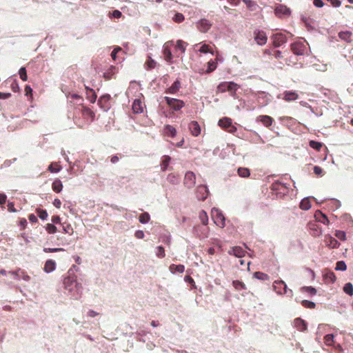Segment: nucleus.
Wrapping results in <instances>:
<instances>
[{
    "label": "nucleus",
    "mask_w": 353,
    "mask_h": 353,
    "mask_svg": "<svg viewBox=\"0 0 353 353\" xmlns=\"http://www.w3.org/2000/svg\"><path fill=\"white\" fill-rule=\"evenodd\" d=\"M299 207L301 210H307L311 208V203L309 199L305 198L303 199L299 205Z\"/></svg>",
    "instance_id": "nucleus-37"
},
{
    "label": "nucleus",
    "mask_w": 353,
    "mask_h": 353,
    "mask_svg": "<svg viewBox=\"0 0 353 353\" xmlns=\"http://www.w3.org/2000/svg\"><path fill=\"white\" fill-rule=\"evenodd\" d=\"M111 97L110 94H104L98 100V105L104 111L107 112L111 108Z\"/></svg>",
    "instance_id": "nucleus-5"
},
{
    "label": "nucleus",
    "mask_w": 353,
    "mask_h": 353,
    "mask_svg": "<svg viewBox=\"0 0 353 353\" xmlns=\"http://www.w3.org/2000/svg\"><path fill=\"white\" fill-rule=\"evenodd\" d=\"M308 48V44L305 41H299L291 44V50L296 55H304Z\"/></svg>",
    "instance_id": "nucleus-2"
},
{
    "label": "nucleus",
    "mask_w": 353,
    "mask_h": 353,
    "mask_svg": "<svg viewBox=\"0 0 353 353\" xmlns=\"http://www.w3.org/2000/svg\"><path fill=\"white\" fill-rule=\"evenodd\" d=\"M346 268H347L346 264L343 261H338L336 264V268H335L336 270L344 271L346 270Z\"/></svg>",
    "instance_id": "nucleus-54"
},
{
    "label": "nucleus",
    "mask_w": 353,
    "mask_h": 353,
    "mask_svg": "<svg viewBox=\"0 0 353 353\" xmlns=\"http://www.w3.org/2000/svg\"><path fill=\"white\" fill-rule=\"evenodd\" d=\"M325 279L334 283L336 281V276L334 273L330 270H327L323 275Z\"/></svg>",
    "instance_id": "nucleus-38"
},
{
    "label": "nucleus",
    "mask_w": 353,
    "mask_h": 353,
    "mask_svg": "<svg viewBox=\"0 0 353 353\" xmlns=\"http://www.w3.org/2000/svg\"><path fill=\"white\" fill-rule=\"evenodd\" d=\"M146 64L148 69H152L155 67L156 62L150 57L149 59L146 61Z\"/></svg>",
    "instance_id": "nucleus-60"
},
{
    "label": "nucleus",
    "mask_w": 353,
    "mask_h": 353,
    "mask_svg": "<svg viewBox=\"0 0 353 353\" xmlns=\"http://www.w3.org/2000/svg\"><path fill=\"white\" fill-rule=\"evenodd\" d=\"M37 214L39 216V217L42 219V220H45L47 219L48 217V213L46 212V210H42V209H37Z\"/></svg>",
    "instance_id": "nucleus-53"
},
{
    "label": "nucleus",
    "mask_w": 353,
    "mask_h": 353,
    "mask_svg": "<svg viewBox=\"0 0 353 353\" xmlns=\"http://www.w3.org/2000/svg\"><path fill=\"white\" fill-rule=\"evenodd\" d=\"M231 124L232 119L228 117H223L219 121V125L226 130Z\"/></svg>",
    "instance_id": "nucleus-30"
},
{
    "label": "nucleus",
    "mask_w": 353,
    "mask_h": 353,
    "mask_svg": "<svg viewBox=\"0 0 353 353\" xmlns=\"http://www.w3.org/2000/svg\"><path fill=\"white\" fill-rule=\"evenodd\" d=\"M139 221L141 223H148L150 221V214L148 212L142 213L139 217Z\"/></svg>",
    "instance_id": "nucleus-45"
},
{
    "label": "nucleus",
    "mask_w": 353,
    "mask_h": 353,
    "mask_svg": "<svg viewBox=\"0 0 353 353\" xmlns=\"http://www.w3.org/2000/svg\"><path fill=\"white\" fill-rule=\"evenodd\" d=\"M273 46L276 48L281 46L287 41L286 36L282 33H276L272 37Z\"/></svg>",
    "instance_id": "nucleus-10"
},
{
    "label": "nucleus",
    "mask_w": 353,
    "mask_h": 353,
    "mask_svg": "<svg viewBox=\"0 0 353 353\" xmlns=\"http://www.w3.org/2000/svg\"><path fill=\"white\" fill-rule=\"evenodd\" d=\"M189 129L194 137H197L201 133V127L197 121H192L189 124Z\"/></svg>",
    "instance_id": "nucleus-20"
},
{
    "label": "nucleus",
    "mask_w": 353,
    "mask_h": 353,
    "mask_svg": "<svg viewBox=\"0 0 353 353\" xmlns=\"http://www.w3.org/2000/svg\"><path fill=\"white\" fill-rule=\"evenodd\" d=\"M8 210L10 212H15L17 210L14 208V205L12 202H10L8 203Z\"/></svg>",
    "instance_id": "nucleus-64"
},
{
    "label": "nucleus",
    "mask_w": 353,
    "mask_h": 353,
    "mask_svg": "<svg viewBox=\"0 0 353 353\" xmlns=\"http://www.w3.org/2000/svg\"><path fill=\"white\" fill-rule=\"evenodd\" d=\"M217 64L214 61H210L208 63V69L206 70V73H210L214 71L216 68Z\"/></svg>",
    "instance_id": "nucleus-47"
},
{
    "label": "nucleus",
    "mask_w": 353,
    "mask_h": 353,
    "mask_svg": "<svg viewBox=\"0 0 353 353\" xmlns=\"http://www.w3.org/2000/svg\"><path fill=\"white\" fill-rule=\"evenodd\" d=\"M325 241L326 245L330 248H336L340 245V243L338 242V241L332 236H327Z\"/></svg>",
    "instance_id": "nucleus-24"
},
{
    "label": "nucleus",
    "mask_w": 353,
    "mask_h": 353,
    "mask_svg": "<svg viewBox=\"0 0 353 353\" xmlns=\"http://www.w3.org/2000/svg\"><path fill=\"white\" fill-rule=\"evenodd\" d=\"M314 217L316 221L321 222L324 224H328L329 220L325 214H323L321 211L317 210L315 212Z\"/></svg>",
    "instance_id": "nucleus-28"
},
{
    "label": "nucleus",
    "mask_w": 353,
    "mask_h": 353,
    "mask_svg": "<svg viewBox=\"0 0 353 353\" xmlns=\"http://www.w3.org/2000/svg\"><path fill=\"white\" fill-rule=\"evenodd\" d=\"M274 289L277 294H287L288 288L285 283L283 281H276L273 285Z\"/></svg>",
    "instance_id": "nucleus-12"
},
{
    "label": "nucleus",
    "mask_w": 353,
    "mask_h": 353,
    "mask_svg": "<svg viewBox=\"0 0 353 353\" xmlns=\"http://www.w3.org/2000/svg\"><path fill=\"white\" fill-rule=\"evenodd\" d=\"M256 121L261 122L264 126L269 128L272 125L274 119L268 115H259L256 118Z\"/></svg>",
    "instance_id": "nucleus-15"
},
{
    "label": "nucleus",
    "mask_w": 353,
    "mask_h": 353,
    "mask_svg": "<svg viewBox=\"0 0 353 353\" xmlns=\"http://www.w3.org/2000/svg\"><path fill=\"white\" fill-rule=\"evenodd\" d=\"M301 291L308 292L312 295H314L316 293V290L312 286H304L301 288Z\"/></svg>",
    "instance_id": "nucleus-52"
},
{
    "label": "nucleus",
    "mask_w": 353,
    "mask_h": 353,
    "mask_svg": "<svg viewBox=\"0 0 353 353\" xmlns=\"http://www.w3.org/2000/svg\"><path fill=\"white\" fill-rule=\"evenodd\" d=\"M335 236L341 241H344L346 239V234L343 231L337 230L335 233Z\"/></svg>",
    "instance_id": "nucleus-58"
},
{
    "label": "nucleus",
    "mask_w": 353,
    "mask_h": 353,
    "mask_svg": "<svg viewBox=\"0 0 353 353\" xmlns=\"http://www.w3.org/2000/svg\"><path fill=\"white\" fill-rule=\"evenodd\" d=\"M232 285L238 291L246 289V286H245V283H243L242 281H238V280L233 281Z\"/></svg>",
    "instance_id": "nucleus-39"
},
{
    "label": "nucleus",
    "mask_w": 353,
    "mask_h": 353,
    "mask_svg": "<svg viewBox=\"0 0 353 353\" xmlns=\"http://www.w3.org/2000/svg\"><path fill=\"white\" fill-rule=\"evenodd\" d=\"M245 251L240 246H234L230 248L228 251V254L230 255H234L236 257H243L245 256Z\"/></svg>",
    "instance_id": "nucleus-18"
},
{
    "label": "nucleus",
    "mask_w": 353,
    "mask_h": 353,
    "mask_svg": "<svg viewBox=\"0 0 353 353\" xmlns=\"http://www.w3.org/2000/svg\"><path fill=\"white\" fill-rule=\"evenodd\" d=\"M352 33L350 31H342L339 33V37L341 39L350 43L352 41Z\"/></svg>",
    "instance_id": "nucleus-29"
},
{
    "label": "nucleus",
    "mask_w": 353,
    "mask_h": 353,
    "mask_svg": "<svg viewBox=\"0 0 353 353\" xmlns=\"http://www.w3.org/2000/svg\"><path fill=\"white\" fill-rule=\"evenodd\" d=\"M254 39L256 43L260 46L265 44L268 41L266 34L263 31L258 30L254 32Z\"/></svg>",
    "instance_id": "nucleus-9"
},
{
    "label": "nucleus",
    "mask_w": 353,
    "mask_h": 353,
    "mask_svg": "<svg viewBox=\"0 0 353 353\" xmlns=\"http://www.w3.org/2000/svg\"><path fill=\"white\" fill-rule=\"evenodd\" d=\"M187 45L188 44L182 40H178L176 43V48L181 50V52H184Z\"/></svg>",
    "instance_id": "nucleus-44"
},
{
    "label": "nucleus",
    "mask_w": 353,
    "mask_h": 353,
    "mask_svg": "<svg viewBox=\"0 0 353 353\" xmlns=\"http://www.w3.org/2000/svg\"><path fill=\"white\" fill-rule=\"evenodd\" d=\"M237 173L239 176L243 178H247L250 175V170L247 168H239Z\"/></svg>",
    "instance_id": "nucleus-36"
},
{
    "label": "nucleus",
    "mask_w": 353,
    "mask_h": 353,
    "mask_svg": "<svg viewBox=\"0 0 353 353\" xmlns=\"http://www.w3.org/2000/svg\"><path fill=\"white\" fill-rule=\"evenodd\" d=\"M46 229L49 234H54L57 231V227L51 223H48Z\"/></svg>",
    "instance_id": "nucleus-56"
},
{
    "label": "nucleus",
    "mask_w": 353,
    "mask_h": 353,
    "mask_svg": "<svg viewBox=\"0 0 353 353\" xmlns=\"http://www.w3.org/2000/svg\"><path fill=\"white\" fill-rule=\"evenodd\" d=\"M199 52H201L202 53L210 52V53L213 54L212 47L208 44H203L199 49Z\"/></svg>",
    "instance_id": "nucleus-46"
},
{
    "label": "nucleus",
    "mask_w": 353,
    "mask_h": 353,
    "mask_svg": "<svg viewBox=\"0 0 353 353\" xmlns=\"http://www.w3.org/2000/svg\"><path fill=\"white\" fill-rule=\"evenodd\" d=\"M74 283H75V280L74 279L73 277L68 276V277L65 278L63 280L64 286L69 291L72 290V285Z\"/></svg>",
    "instance_id": "nucleus-33"
},
{
    "label": "nucleus",
    "mask_w": 353,
    "mask_h": 353,
    "mask_svg": "<svg viewBox=\"0 0 353 353\" xmlns=\"http://www.w3.org/2000/svg\"><path fill=\"white\" fill-rule=\"evenodd\" d=\"M307 228L312 232L311 234L313 236H318L321 233V229L315 221H310L307 224Z\"/></svg>",
    "instance_id": "nucleus-19"
},
{
    "label": "nucleus",
    "mask_w": 353,
    "mask_h": 353,
    "mask_svg": "<svg viewBox=\"0 0 353 353\" xmlns=\"http://www.w3.org/2000/svg\"><path fill=\"white\" fill-rule=\"evenodd\" d=\"M343 290L346 294H347L349 295H352V294H353L352 284L350 283H346L343 287Z\"/></svg>",
    "instance_id": "nucleus-49"
},
{
    "label": "nucleus",
    "mask_w": 353,
    "mask_h": 353,
    "mask_svg": "<svg viewBox=\"0 0 353 353\" xmlns=\"http://www.w3.org/2000/svg\"><path fill=\"white\" fill-rule=\"evenodd\" d=\"M303 306L310 309H314L316 306L315 303L308 300H303L301 302Z\"/></svg>",
    "instance_id": "nucleus-51"
},
{
    "label": "nucleus",
    "mask_w": 353,
    "mask_h": 353,
    "mask_svg": "<svg viewBox=\"0 0 353 353\" xmlns=\"http://www.w3.org/2000/svg\"><path fill=\"white\" fill-rule=\"evenodd\" d=\"M61 166L59 165L57 163H52L49 166L48 170L52 173L58 172L61 170Z\"/></svg>",
    "instance_id": "nucleus-41"
},
{
    "label": "nucleus",
    "mask_w": 353,
    "mask_h": 353,
    "mask_svg": "<svg viewBox=\"0 0 353 353\" xmlns=\"http://www.w3.org/2000/svg\"><path fill=\"white\" fill-rule=\"evenodd\" d=\"M164 132L165 135L172 138L176 135V130L171 125L167 124L164 125Z\"/></svg>",
    "instance_id": "nucleus-26"
},
{
    "label": "nucleus",
    "mask_w": 353,
    "mask_h": 353,
    "mask_svg": "<svg viewBox=\"0 0 353 353\" xmlns=\"http://www.w3.org/2000/svg\"><path fill=\"white\" fill-rule=\"evenodd\" d=\"M61 251H64V249L63 248H43V252H46V253H49V252H61Z\"/></svg>",
    "instance_id": "nucleus-59"
},
{
    "label": "nucleus",
    "mask_w": 353,
    "mask_h": 353,
    "mask_svg": "<svg viewBox=\"0 0 353 353\" xmlns=\"http://www.w3.org/2000/svg\"><path fill=\"white\" fill-rule=\"evenodd\" d=\"M271 189L273 191L279 192L281 194H285L288 191L289 185L277 181L272 184Z\"/></svg>",
    "instance_id": "nucleus-8"
},
{
    "label": "nucleus",
    "mask_w": 353,
    "mask_h": 353,
    "mask_svg": "<svg viewBox=\"0 0 353 353\" xmlns=\"http://www.w3.org/2000/svg\"><path fill=\"white\" fill-rule=\"evenodd\" d=\"M85 89H86V91H87V94L89 95L90 94V96H88V98L89 99V101L94 103L96 100H97V94H95L94 91L93 89L92 88H90L88 87H85Z\"/></svg>",
    "instance_id": "nucleus-35"
},
{
    "label": "nucleus",
    "mask_w": 353,
    "mask_h": 353,
    "mask_svg": "<svg viewBox=\"0 0 353 353\" xmlns=\"http://www.w3.org/2000/svg\"><path fill=\"white\" fill-rule=\"evenodd\" d=\"M325 343L327 345H332L334 342V335L327 334L324 337Z\"/></svg>",
    "instance_id": "nucleus-57"
},
{
    "label": "nucleus",
    "mask_w": 353,
    "mask_h": 353,
    "mask_svg": "<svg viewBox=\"0 0 353 353\" xmlns=\"http://www.w3.org/2000/svg\"><path fill=\"white\" fill-rule=\"evenodd\" d=\"M145 107L144 103L141 101V99H135L132 103V109L134 113L140 114L143 112V108Z\"/></svg>",
    "instance_id": "nucleus-16"
},
{
    "label": "nucleus",
    "mask_w": 353,
    "mask_h": 353,
    "mask_svg": "<svg viewBox=\"0 0 353 353\" xmlns=\"http://www.w3.org/2000/svg\"><path fill=\"white\" fill-rule=\"evenodd\" d=\"M134 236L136 238L141 239L144 238L145 234L142 230H137L135 232Z\"/></svg>",
    "instance_id": "nucleus-63"
},
{
    "label": "nucleus",
    "mask_w": 353,
    "mask_h": 353,
    "mask_svg": "<svg viewBox=\"0 0 353 353\" xmlns=\"http://www.w3.org/2000/svg\"><path fill=\"white\" fill-rule=\"evenodd\" d=\"M309 145L312 148L316 150V151H320V150L321 149V148L323 146V143L321 142L316 141H310L309 142Z\"/></svg>",
    "instance_id": "nucleus-43"
},
{
    "label": "nucleus",
    "mask_w": 353,
    "mask_h": 353,
    "mask_svg": "<svg viewBox=\"0 0 353 353\" xmlns=\"http://www.w3.org/2000/svg\"><path fill=\"white\" fill-rule=\"evenodd\" d=\"M19 74L21 78V79L23 81H26L28 80V76L26 68L22 67L19 70Z\"/></svg>",
    "instance_id": "nucleus-48"
},
{
    "label": "nucleus",
    "mask_w": 353,
    "mask_h": 353,
    "mask_svg": "<svg viewBox=\"0 0 353 353\" xmlns=\"http://www.w3.org/2000/svg\"><path fill=\"white\" fill-rule=\"evenodd\" d=\"M164 100L168 105L174 111H179L185 106V102L181 99L165 97Z\"/></svg>",
    "instance_id": "nucleus-3"
},
{
    "label": "nucleus",
    "mask_w": 353,
    "mask_h": 353,
    "mask_svg": "<svg viewBox=\"0 0 353 353\" xmlns=\"http://www.w3.org/2000/svg\"><path fill=\"white\" fill-rule=\"evenodd\" d=\"M169 270L172 274H175L176 272L183 273L185 270V266L183 265H181V264L180 265L172 264L170 265Z\"/></svg>",
    "instance_id": "nucleus-31"
},
{
    "label": "nucleus",
    "mask_w": 353,
    "mask_h": 353,
    "mask_svg": "<svg viewBox=\"0 0 353 353\" xmlns=\"http://www.w3.org/2000/svg\"><path fill=\"white\" fill-rule=\"evenodd\" d=\"M52 189L56 193H59L62 191L63 189V183L59 179H56L52 184Z\"/></svg>",
    "instance_id": "nucleus-27"
},
{
    "label": "nucleus",
    "mask_w": 353,
    "mask_h": 353,
    "mask_svg": "<svg viewBox=\"0 0 353 353\" xmlns=\"http://www.w3.org/2000/svg\"><path fill=\"white\" fill-rule=\"evenodd\" d=\"M156 254L159 258H164L165 256L164 248L163 246H158Z\"/></svg>",
    "instance_id": "nucleus-55"
},
{
    "label": "nucleus",
    "mask_w": 353,
    "mask_h": 353,
    "mask_svg": "<svg viewBox=\"0 0 353 353\" xmlns=\"http://www.w3.org/2000/svg\"><path fill=\"white\" fill-rule=\"evenodd\" d=\"M293 325L300 332H304L307 330L306 322L300 318L295 319Z\"/></svg>",
    "instance_id": "nucleus-22"
},
{
    "label": "nucleus",
    "mask_w": 353,
    "mask_h": 353,
    "mask_svg": "<svg viewBox=\"0 0 353 353\" xmlns=\"http://www.w3.org/2000/svg\"><path fill=\"white\" fill-rule=\"evenodd\" d=\"M170 161H171V158H170V157H169L168 155H164L162 157V161H161V168L162 171H165L168 169Z\"/></svg>",
    "instance_id": "nucleus-32"
},
{
    "label": "nucleus",
    "mask_w": 353,
    "mask_h": 353,
    "mask_svg": "<svg viewBox=\"0 0 353 353\" xmlns=\"http://www.w3.org/2000/svg\"><path fill=\"white\" fill-rule=\"evenodd\" d=\"M197 198L199 200L204 201L208 196V190L206 186L201 185L196 190Z\"/></svg>",
    "instance_id": "nucleus-17"
},
{
    "label": "nucleus",
    "mask_w": 353,
    "mask_h": 353,
    "mask_svg": "<svg viewBox=\"0 0 353 353\" xmlns=\"http://www.w3.org/2000/svg\"><path fill=\"white\" fill-rule=\"evenodd\" d=\"M199 219L203 225H207L208 223V216L204 210H201L199 214Z\"/></svg>",
    "instance_id": "nucleus-42"
},
{
    "label": "nucleus",
    "mask_w": 353,
    "mask_h": 353,
    "mask_svg": "<svg viewBox=\"0 0 353 353\" xmlns=\"http://www.w3.org/2000/svg\"><path fill=\"white\" fill-rule=\"evenodd\" d=\"M68 97L71 98L72 99H74V100L83 101L82 98L77 94H70L68 96Z\"/></svg>",
    "instance_id": "nucleus-62"
},
{
    "label": "nucleus",
    "mask_w": 353,
    "mask_h": 353,
    "mask_svg": "<svg viewBox=\"0 0 353 353\" xmlns=\"http://www.w3.org/2000/svg\"><path fill=\"white\" fill-rule=\"evenodd\" d=\"M314 172L318 176H321L323 174V169L319 166L316 165L314 167Z\"/></svg>",
    "instance_id": "nucleus-61"
},
{
    "label": "nucleus",
    "mask_w": 353,
    "mask_h": 353,
    "mask_svg": "<svg viewBox=\"0 0 353 353\" xmlns=\"http://www.w3.org/2000/svg\"><path fill=\"white\" fill-rule=\"evenodd\" d=\"M239 88V85L233 81H224L218 85L216 92H225L228 91L230 93L231 96H234Z\"/></svg>",
    "instance_id": "nucleus-1"
},
{
    "label": "nucleus",
    "mask_w": 353,
    "mask_h": 353,
    "mask_svg": "<svg viewBox=\"0 0 353 353\" xmlns=\"http://www.w3.org/2000/svg\"><path fill=\"white\" fill-rule=\"evenodd\" d=\"M212 214L214 223L221 228H223L225 226V217L222 212L219 210H212Z\"/></svg>",
    "instance_id": "nucleus-6"
},
{
    "label": "nucleus",
    "mask_w": 353,
    "mask_h": 353,
    "mask_svg": "<svg viewBox=\"0 0 353 353\" xmlns=\"http://www.w3.org/2000/svg\"><path fill=\"white\" fill-rule=\"evenodd\" d=\"M196 183V176L194 172L188 171L185 173L184 177V185L188 188H192Z\"/></svg>",
    "instance_id": "nucleus-11"
},
{
    "label": "nucleus",
    "mask_w": 353,
    "mask_h": 353,
    "mask_svg": "<svg viewBox=\"0 0 353 353\" xmlns=\"http://www.w3.org/2000/svg\"><path fill=\"white\" fill-rule=\"evenodd\" d=\"M254 277L261 281H267L270 279V277L267 274L261 272H254Z\"/></svg>",
    "instance_id": "nucleus-40"
},
{
    "label": "nucleus",
    "mask_w": 353,
    "mask_h": 353,
    "mask_svg": "<svg viewBox=\"0 0 353 353\" xmlns=\"http://www.w3.org/2000/svg\"><path fill=\"white\" fill-rule=\"evenodd\" d=\"M181 87L180 81H175L172 85L165 90V93L175 94L176 93Z\"/></svg>",
    "instance_id": "nucleus-23"
},
{
    "label": "nucleus",
    "mask_w": 353,
    "mask_h": 353,
    "mask_svg": "<svg viewBox=\"0 0 353 353\" xmlns=\"http://www.w3.org/2000/svg\"><path fill=\"white\" fill-rule=\"evenodd\" d=\"M82 116L84 117L85 120L89 119V123L92 122L94 120L95 113L89 108L85 106H82L81 110Z\"/></svg>",
    "instance_id": "nucleus-13"
},
{
    "label": "nucleus",
    "mask_w": 353,
    "mask_h": 353,
    "mask_svg": "<svg viewBox=\"0 0 353 353\" xmlns=\"http://www.w3.org/2000/svg\"><path fill=\"white\" fill-rule=\"evenodd\" d=\"M56 268V263L52 259L46 261L44 265L43 270L46 273H50L54 271Z\"/></svg>",
    "instance_id": "nucleus-25"
},
{
    "label": "nucleus",
    "mask_w": 353,
    "mask_h": 353,
    "mask_svg": "<svg viewBox=\"0 0 353 353\" xmlns=\"http://www.w3.org/2000/svg\"><path fill=\"white\" fill-rule=\"evenodd\" d=\"M167 179L170 183L176 184L179 183L180 177L177 174L170 173L168 175Z\"/></svg>",
    "instance_id": "nucleus-34"
},
{
    "label": "nucleus",
    "mask_w": 353,
    "mask_h": 353,
    "mask_svg": "<svg viewBox=\"0 0 353 353\" xmlns=\"http://www.w3.org/2000/svg\"><path fill=\"white\" fill-rule=\"evenodd\" d=\"M198 30L201 32H207L212 27V23L207 19H201L196 23Z\"/></svg>",
    "instance_id": "nucleus-14"
},
{
    "label": "nucleus",
    "mask_w": 353,
    "mask_h": 353,
    "mask_svg": "<svg viewBox=\"0 0 353 353\" xmlns=\"http://www.w3.org/2000/svg\"><path fill=\"white\" fill-rule=\"evenodd\" d=\"M172 44V41L167 42L163 46V56L165 60L168 63H172V54L169 48V45Z\"/></svg>",
    "instance_id": "nucleus-21"
},
{
    "label": "nucleus",
    "mask_w": 353,
    "mask_h": 353,
    "mask_svg": "<svg viewBox=\"0 0 353 353\" xmlns=\"http://www.w3.org/2000/svg\"><path fill=\"white\" fill-rule=\"evenodd\" d=\"M184 16L183 14L176 12L174 14V17H172V20L175 21L176 23H181L184 21Z\"/></svg>",
    "instance_id": "nucleus-50"
},
{
    "label": "nucleus",
    "mask_w": 353,
    "mask_h": 353,
    "mask_svg": "<svg viewBox=\"0 0 353 353\" xmlns=\"http://www.w3.org/2000/svg\"><path fill=\"white\" fill-rule=\"evenodd\" d=\"M299 97L296 92L292 90H285L277 96L278 99H281L287 102L294 101L299 99Z\"/></svg>",
    "instance_id": "nucleus-4"
},
{
    "label": "nucleus",
    "mask_w": 353,
    "mask_h": 353,
    "mask_svg": "<svg viewBox=\"0 0 353 353\" xmlns=\"http://www.w3.org/2000/svg\"><path fill=\"white\" fill-rule=\"evenodd\" d=\"M274 13L279 18L288 17L291 14V11L287 6L280 4L276 6Z\"/></svg>",
    "instance_id": "nucleus-7"
}]
</instances>
